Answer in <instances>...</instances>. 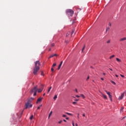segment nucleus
<instances>
[{
  "label": "nucleus",
  "instance_id": "f257e3e1",
  "mask_svg": "<svg viewBox=\"0 0 126 126\" xmlns=\"http://www.w3.org/2000/svg\"><path fill=\"white\" fill-rule=\"evenodd\" d=\"M41 65V63H40V61H37L35 62V67L33 68V73L34 75H37V73L39 71V69H40V66Z\"/></svg>",
  "mask_w": 126,
  "mask_h": 126
},
{
  "label": "nucleus",
  "instance_id": "f03ea898",
  "mask_svg": "<svg viewBox=\"0 0 126 126\" xmlns=\"http://www.w3.org/2000/svg\"><path fill=\"white\" fill-rule=\"evenodd\" d=\"M66 13L67 14V15H68V16H72V15H73V13H74V12H73V10L69 9L66 10Z\"/></svg>",
  "mask_w": 126,
  "mask_h": 126
},
{
  "label": "nucleus",
  "instance_id": "7ed1b4c3",
  "mask_svg": "<svg viewBox=\"0 0 126 126\" xmlns=\"http://www.w3.org/2000/svg\"><path fill=\"white\" fill-rule=\"evenodd\" d=\"M37 86L34 87L31 91V93H33V96H36L37 95Z\"/></svg>",
  "mask_w": 126,
  "mask_h": 126
},
{
  "label": "nucleus",
  "instance_id": "20e7f679",
  "mask_svg": "<svg viewBox=\"0 0 126 126\" xmlns=\"http://www.w3.org/2000/svg\"><path fill=\"white\" fill-rule=\"evenodd\" d=\"M30 103L31 102H30L29 101H27V102L25 104L26 107H25V109H28V108H29V107H30V108H32L33 105L32 104H30Z\"/></svg>",
  "mask_w": 126,
  "mask_h": 126
},
{
  "label": "nucleus",
  "instance_id": "39448f33",
  "mask_svg": "<svg viewBox=\"0 0 126 126\" xmlns=\"http://www.w3.org/2000/svg\"><path fill=\"white\" fill-rule=\"evenodd\" d=\"M126 92H124L118 98V100H122L123 98H124V96H125V94H126Z\"/></svg>",
  "mask_w": 126,
  "mask_h": 126
},
{
  "label": "nucleus",
  "instance_id": "423d86ee",
  "mask_svg": "<svg viewBox=\"0 0 126 126\" xmlns=\"http://www.w3.org/2000/svg\"><path fill=\"white\" fill-rule=\"evenodd\" d=\"M106 93L108 95L109 98H111L112 96V95L111 94V93L110 92H108L107 91H105Z\"/></svg>",
  "mask_w": 126,
  "mask_h": 126
},
{
  "label": "nucleus",
  "instance_id": "0eeeda50",
  "mask_svg": "<svg viewBox=\"0 0 126 126\" xmlns=\"http://www.w3.org/2000/svg\"><path fill=\"white\" fill-rule=\"evenodd\" d=\"M42 99H43V98H42V97H39V98H38L36 101V104H38L39 102H42Z\"/></svg>",
  "mask_w": 126,
  "mask_h": 126
},
{
  "label": "nucleus",
  "instance_id": "6e6552de",
  "mask_svg": "<svg viewBox=\"0 0 126 126\" xmlns=\"http://www.w3.org/2000/svg\"><path fill=\"white\" fill-rule=\"evenodd\" d=\"M101 97L104 98V99H106V100L108 99V97H107V95H106L103 94H101Z\"/></svg>",
  "mask_w": 126,
  "mask_h": 126
},
{
  "label": "nucleus",
  "instance_id": "1a4fd4ad",
  "mask_svg": "<svg viewBox=\"0 0 126 126\" xmlns=\"http://www.w3.org/2000/svg\"><path fill=\"white\" fill-rule=\"evenodd\" d=\"M63 64V61H62L61 63H60V64H59V66H58V70H59V69H61V67H62V65Z\"/></svg>",
  "mask_w": 126,
  "mask_h": 126
},
{
  "label": "nucleus",
  "instance_id": "9d476101",
  "mask_svg": "<svg viewBox=\"0 0 126 126\" xmlns=\"http://www.w3.org/2000/svg\"><path fill=\"white\" fill-rule=\"evenodd\" d=\"M56 56H57V55L56 54H52V55L50 56V57L48 58V59H51V58H53V57H55Z\"/></svg>",
  "mask_w": 126,
  "mask_h": 126
},
{
  "label": "nucleus",
  "instance_id": "9b49d317",
  "mask_svg": "<svg viewBox=\"0 0 126 126\" xmlns=\"http://www.w3.org/2000/svg\"><path fill=\"white\" fill-rule=\"evenodd\" d=\"M126 40V37H123V38H122L120 39V42H122L123 41H125Z\"/></svg>",
  "mask_w": 126,
  "mask_h": 126
},
{
  "label": "nucleus",
  "instance_id": "f8f14e48",
  "mask_svg": "<svg viewBox=\"0 0 126 126\" xmlns=\"http://www.w3.org/2000/svg\"><path fill=\"white\" fill-rule=\"evenodd\" d=\"M34 98L31 97V98H30V99L28 100V101L30 103H31V101H32V100H34Z\"/></svg>",
  "mask_w": 126,
  "mask_h": 126
},
{
  "label": "nucleus",
  "instance_id": "ddd939ff",
  "mask_svg": "<svg viewBox=\"0 0 126 126\" xmlns=\"http://www.w3.org/2000/svg\"><path fill=\"white\" fill-rule=\"evenodd\" d=\"M42 91H43V89H39L37 90V92L38 93H41V92H42Z\"/></svg>",
  "mask_w": 126,
  "mask_h": 126
},
{
  "label": "nucleus",
  "instance_id": "4468645a",
  "mask_svg": "<svg viewBox=\"0 0 126 126\" xmlns=\"http://www.w3.org/2000/svg\"><path fill=\"white\" fill-rule=\"evenodd\" d=\"M52 114H53V111H51L49 115V116H48V119H50V117H51V116H52Z\"/></svg>",
  "mask_w": 126,
  "mask_h": 126
},
{
  "label": "nucleus",
  "instance_id": "2eb2a0df",
  "mask_svg": "<svg viewBox=\"0 0 126 126\" xmlns=\"http://www.w3.org/2000/svg\"><path fill=\"white\" fill-rule=\"evenodd\" d=\"M57 98H58V95L56 94V95H55V96L54 97L53 99H54V100H56V99H57Z\"/></svg>",
  "mask_w": 126,
  "mask_h": 126
},
{
  "label": "nucleus",
  "instance_id": "dca6fc26",
  "mask_svg": "<svg viewBox=\"0 0 126 126\" xmlns=\"http://www.w3.org/2000/svg\"><path fill=\"white\" fill-rule=\"evenodd\" d=\"M33 115H32L31 116V117H30V120L31 121H32V120H33Z\"/></svg>",
  "mask_w": 126,
  "mask_h": 126
},
{
  "label": "nucleus",
  "instance_id": "f3484780",
  "mask_svg": "<svg viewBox=\"0 0 126 126\" xmlns=\"http://www.w3.org/2000/svg\"><path fill=\"white\" fill-rule=\"evenodd\" d=\"M51 89H52V87H50V88H49L48 90V93H49V92H50V91H51Z\"/></svg>",
  "mask_w": 126,
  "mask_h": 126
},
{
  "label": "nucleus",
  "instance_id": "a211bd4d",
  "mask_svg": "<svg viewBox=\"0 0 126 126\" xmlns=\"http://www.w3.org/2000/svg\"><path fill=\"white\" fill-rule=\"evenodd\" d=\"M109 30H110V28L107 27V28H106V32H107V31H109Z\"/></svg>",
  "mask_w": 126,
  "mask_h": 126
},
{
  "label": "nucleus",
  "instance_id": "6ab92c4d",
  "mask_svg": "<svg viewBox=\"0 0 126 126\" xmlns=\"http://www.w3.org/2000/svg\"><path fill=\"white\" fill-rule=\"evenodd\" d=\"M113 58H115V55H112V56H110V59L111 60V59H113Z\"/></svg>",
  "mask_w": 126,
  "mask_h": 126
},
{
  "label": "nucleus",
  "instance_id": "aec40b11",
  "mask_svg": "<svg viewBox=\"0 0 126 126\" xmlns=\"http://www.w3.org/2000/svg\"><path fill=\"white\" fill-rule=\"evenodd\" d=\"M111 83H112V84H114V85H116V83L113 81H111Z\"/></svg>",
  "mask_w": 126,
  "mask_h": 126
},
{
  "label": "nucleus",
  "instance_id": "412c9836",
  "mask_svg": "<svg viewBox=\"0 0 126 126\" xmlns=\"http://www.w3.org/2000/svg\"><path fill=\"white\" fill-rule=\"evenodd\" d=\"M85 45L83 47V48H82V53H83V51H84V50H85Z\"/></svg>",
  "mask_w": 126,
  "mask_h": 126
},
{
  "label": "nucleus",
  "instance_id": "4be33fe9",
  "mask_svg": "<svg viewBox=\"0 0 126 126\" xmlns=\"http://www.w3.org/2000/svg\"><path fill=\"white\" fill-rule=\"evenodd\" d=\"M81 97H82V98H83V99H84V98H85V96H84V95H83V94H81Z\"/></svg>",
  "mask_w": 126,
  "mask_h": 126
},
{
  "label": "nucleus",
  "instance_id": "5701e85b",
  "mask_svg": "<svg viewBox=\"0 0 126 126\" xmlns=\"http://www.w3.org/2000/svg\"><path fill=\"white\" fill-rule=\"evenodd\" d=\"M116 61H117V62H121V60L119 58H116Z\"/></svg>",
  "mask_w": 126,
  "mask_h": 126
},
{
  "label": "nucleus",
  "instance_id": "b1692460",
  "mask_svg": "<svg viewBox=\"0 0 126 126\" xmlns=\"http://www.w3.org/2000/svg\"><path fill=\"white\" fill-rule=\"evenodd\" d=\"M56 65H57V63H54L52 65V67H54V66H56Z\"/></svg>",
  "mask_w": 126,
  "mask_h": 126
},
{
  "label": "nucleus",
  "instance_id": "393cba45",
  "mask_svg": "<svg viewBox=\"0 0 126 126\" xmlns=\"http://www.w3.org/2000/svg\"><path fill=\"white\" fill-rule=\"evenodd\" d=\"M124 107H122V109L120 110V112L122 113V112H123V110H124Z\"/></svg>",
  "mask_w": 126,
  "mask_h": 126
},
{
  "label": "nucleus",
  "instance_id": "a878e982",
  "mask_svg": "<svg viewBox=\"0 0 126 126\" xmlns=\"http://www.w3.org/2000/svg\"><path fill=\"white\" fill-rule=\"evenodd\" d=\"M66 114H67V115H69L70 116H72V114L69 113H66Z\"/></svg>",
  "mask_w": 126,
  "mask_h": 126
},
{
  "label": "nucleus",
  "instance_id": "bb28decb",
  "mask_svg": "<svg viewBox=\"0 0 126 126\" xmlns=\"http://www.w3.org/2000/svg\"><path fill=\"white\" fill-rule=\"evenodd\" d=\"M62 123H63V121L62 120H61V121H59L58 122L59 124H62Z\"/></svg>",
  "mask_w": 126,
  "mask_h": 126
},
{
  "label": "nucleus",
  "instance_id": "cd10ccee",
  "mask_svg": "<svg viewBox=\"0 0 126 126\" xmlns=\"http://www.w3.org/2000/svg\"><path fill=\"white\" fill-rule=\"evenodd\" d=\"M55 46V43H52L51 44V47H54Z\"/></svg>",
  "mask_w": 126,
  "mask_h": 126
},
{
  "label": "nucleus",
  "instance_id": "c85d7f7f",
  "mask_svg": "<svg viewBox=\"0 0 126 126\" xmlns=\"http://www.w3.org/2000/svg\"><path fill=\"white\" fill-rule=\"evenodd\" d=\"M120 76H121V77H125V76L124 75L120 74Z\"/></svg>",
  "mask_w": 126,
  "mask_h": 126
},
{
  "label": "nucleus",
  "instance_id": "c756f323",
  "mask_svg": "<svg viewBox=\"0 0 126 126\" xmlns=\"http://www.w3.org/2000/svg\"><path fill=\"white\" fill-rule=\"evenodd\" d=\"M108 25L109 26H112V24H111V23H109Z\"/></svg>",
  "mask_w": 126,
  "mask_h": 126
},
{
  "label": "nucleus",
  "instance_id": "7c9ffc66",
  "mask_svg": "<svg viewBox=\"0 0 126 126\" xmlns=\"http://www.w3.org/2000/svg\"><path fill=\"white\" fill-rule=\"evenodd\" d=\"M88 79H89V76H88V77L86 79V81H88Z\"/></svg>",
  "mask_w": 126,
  "mask_h": 126
},
{
  "label": "nucleus",
  "instance_id": "2f4dec72",
  "mask_svg": "<svg viewBox=\"0 0 126 126\" xmlns=\"http://www.w3.org/2000/svg\"><path fill=\"white\" fill-rule=\"evenodd\" d=\"M74 32V30H73L72 32H71V35H72V34H73Z\"/></svg>",
  "mask_w": 126,
  "mask_h": 126
},
{
  "label": "nucleus",
  "instance_id": "473e14b6",
  "mask_svg": "<svg viewBox=\"0 0 126 126\" xmlns=\"http://www.w3.org/2000/svg\"><path fill=\"white\" fill-rule=\"evenodd\" d=\"M76 97H77V98H79V97H80V96L78 95H76Z\"/></svg>",
  "mask_w": 126,
  "mask_h": 126
},
{
  "label": "nucleus",
  "instance_id": "72a5a7b5",
  "mask_svg": "<svg viewBox=\"0 0 126 126\" xmlns=\"http://www.w3.org/2000/svg\"><path fill=\"white\" fill-rule=\"evenodd\" d=\"M24 111V110H23L22 112L21 113V116H22V114H23V112Z\"/></svg>",
  "mask_w": 126,
  "mask_h": 126
},
{
  "label": "nucleus",
  "instance_id": "f704fd0d",
  "mask_svg": "<svg viewBox=\"0 0 126 126\" xmlns=\"http://www.w3.org/2000/svg\"><path fill=\"white\" fill-rule=\"evenodd\" d=\"M63 118H65V117H66V115H63Z\"/></svg>",
  "mask_w": 126,
  "mask_h": 126
},
{
  "label": "nucleus",
  "instance_id": "c9c22d12",
  "mask_svg": "<svg viewBox=\"0 0 126 126\" xmlns=\"http://www.w3.org/2000/svg\"><path fill=\"white\" fill-rule=\"evenodd\" d=\"M51 71H54V68L53 67L51 68Z\"/></svg>",
  "mask_w": 126,
  "mask_h": 126
},
{
  "label": "nucleus",
  "instance_id": "e433bc0d",
  "mask_svg": "<svg viewBox=\"0 0 126 126\" xmlns=\"http://www.w3.org/2000/svg\"><path fill=\"white\" fill-rule=\"evenodd\" d=\"M72 104H73V105H75V104H76V102H72Z\"/></svg>",
  "mask_w": 126,
  "mask_h": 126
},
{
  "label": "nucleus",
  "instance_id": "4c0bfd02",
  "mask_svg": "<svg viewBox=\"0 0 126 126\" xmlns=\"http://www.w3.org/2000/svg\"><path fill=\"white\" fill-rule=\"evenodd\" d=\"M41 75H42L43 76H44V73H43V72H41Z\"/></svg>",
  "mask_w": 126,
  "mask_h": 126
},
{
  "label": "nucleus",
  "instance_id": "58836bf2",
  "mask_svg": "<svg viewBox=\"0 0 126 126\" xmlns=\"http://www.w3.org/2000/svg\"><path fill=\"white\" fill-rule=\"evenodd\" d=\"M110 101H113V99L112 98V97L111 98H110Z\"/></svg>",
  "mask_w": 126,
  "mask_h": 126
},
{
  "label": "nucleus",
  "instance_id": "ea45409f",
  "mask_svg": "<svg viewBox=\"0 0 126 126\" xmlns=\"http://www.w3.org/2000/svg\"><path fill=\"white\" fill-rule=\"evenodd\" d=\"M83 117H85V113L83 114Z\"/></svg>",
  "mask_w": 126,
  "mask_h": 126
},
{
  "label": "nucleus",
  "instance_id": "a19ab883",
  "mask_svg": "<svg viewBox=\"0 0 126 126\" xmlns=\"http://www.w3.org/2000/svg\"><path fill=\"white\" fill-rule=\"evenodd\" d=\"M74 101H79V99H76L74 100Z\"/></svg>",
  "mask_w": 126,
  "mask_h": 126
},
{
  "label": "nucleus",
  "instance_id": "79ce46f5",
  "mask_svg": "<svg viewBox=\"0 0 126 126\" xmlns=\"http://www.w3.org/2000/svg\"><path fill=\"white\" fill-rule=\"evenodd\" d=\"M110 40H108V41H107V43H108V44H109V43H110Z\"/></svg>",
  "mask_w": 126,
  "mask_h": 126
},
{
  "label": "nucleus",
  "instance_id": "37998d69",
  "mask_svg": "<svg viewBox=\"0 0 126 126\" xmlns=\"http://www.w3.org/2000/svg\"><path fill=\"white\" fill-rule=\"evenodd\" d=\"M78 119H79V114H78Z\"/></svg>",
  "mask_w": 126,
  "mask_h": 126
},
{
  "label": "nucleus",
  "instance_id": "c03bdc74",
  "mask_svg": "<svg viewBox=\"0 0 126 126\" xmlns=\"http://www.w3.org/2000/svg\"><path fill=\"white\" fill-rule=\"evenodd\" d=\"M115 76H116V77H119V75H115Z\"/></svg>",
  "mask_w": 126,
  "mask_h": 126
},
{
  "label": "nucleus",
  "instance_id": "a18cd8bd",
  "mask_svg": "<svg viewBox=\"0 0 126 126\" xmlns=\"http://www.w3.org/2000/svg\"><path fill=\"white\" fill-rule=\"evenodd\" d=\"M63 122H64L65 123H66V120H63Z\"/></svg>",
  "mask_w": 126,
  "mask_h": 126
},
{
  "label": "nucleus",
  "instance_id": "49530a36",
  "mask_svg": "<svg viewBox=\"0 0 126 126\" xmlns=\"http://www.w3.org/2000/svg\"><path fill=\"white\" fill-rule=\"evenodd\" d=\"M39 109H40V106H38V107H37V110H39Z\"/></svg>",
  "mask_w": 126,
  "mask_h": 126
},
{
  "label": "nucleus",
  "instance_id": "de8ad7c7",
  "mask_svg": "<svg viewBox=\"0 0 126 126\" xmlns=\"http://www.w3.org/2000/svg\"><path fill=\"white\" fill-rule=\"evenodd\" d=\"M72 126H74V123L73 122L72 123Z\"/></svg>",
  "mask_w": 126,
  "mask_h": 126
},
{
  "label": "nucleus",
  "instance_id": "09e8293b",
  "mask_svg": "<svg viewBox=\"0 0 126 126\" xmlns=\"http://www.w3.org/2000/svg\"><path fill=\"white\" fill-rule=\"evenodd\" d=\"M101 80H104V78H101Z\"/></svg>",
  "mask_w": 126,
  "mask_h": 126
},
{
  "label": "nucleus",
  "instance_id": "8fccbe9b",
  "mask_svg": "<svg viewBox=\"0 0 126 126\" xmlns=\"http://www.w3.org/2000/svg\"><path fill=\"white\" fill-rule=\"evenodd\" d=\"M109 69H110V70H111V71H113V69H112L111 68H109Z\"/></svg>",
  "mask_w": 126,
  "mask_h": 126
},
{
  "label": "nucleus",
  "instance_id": "3c124183",
  "mask_svg": "<svg viewBox=\"0 0 126 126\" xmlns=\"http://www.w3.org/2000/svg\"><path fill=\"white\" fill-rule=\"evenodd\" d=\"M103 75H106V73H103Z\"/></svg>",
  "mask_w": 126,
  "mask_h": 126
},
{
  "label": "nucleus",
  "instance_id": "603ef678",
  "mask_svg": "<svg viewBox=\"0 0 126 126\" xmlns=\"http://www.w3.org/2000/svg\"><path fill=\"white\" fill-rule=\"evenodd\" d=\"M45 95H46V94H43V96H45Z\"/></svg>",
  "mask_w": 126,
  "mask_h": 126
},
{
  "label": "nucleus",
  "instance_id": "864d4df0",
  "mask_svg": "<svg viewBox=\"0 0 126 126\" xmlns=\"http://www.w3.org/2000/svg\"><path fill=\"white\" fill-rule=\"evenodd\" d=\"M76 126H78V125H77V124H76Z\"/></svg>",
  "mask_w": 126,
  "mask_h": 126
},
{
  "label": "nucleus",
  "instance_id": "5fc2aeb1",
  "mask_svg": "<svg viewBox=\"0 0 126 126\" xmlns=\"http://www.w3.org/2000/svg\"><path fill=\"white\" fill-rule=\"evenodd\" d=\"M75 90H76V92H77V89H76Z\"/></svg>",
  "mask_w": 126,
  "mask_h": 126
},
{
  "label": "nucleus",
  "instance_id": "6e6d98bb",
  "mask_svg": "<svg viewBox=\"0 0 126 126\" xmlns=\"http://www.w3.org/2000/svg\"><path fill=\"white\" fill-rule=\"evenodd\" d=\"M66 120H68V118H66Z\"/></svg>",
  "mask_w": 126,
  "mask_h": 126
},
{
  "label": "nucleus",
  "instance_id": "4d7b16f0",
  "mask_svg": "<svg viewBox=\"0 0 126 126\" xmlns=\"http://www.w3.org/2000/svg\"><path fill=\"white\" fill-rule=\"evenodd\" d=\"M50 51H51V49H49V52H50Z\"/></svg>",
  "mask_w": 126,
  "mask_h": 126
},
{
  "label": "nucleus",
  "instance_id": "13d9d810",
  "mask_svg": "<svg viewBox=\"0 0 126 126\" xmlns=\"http://www.w3.org/2000/svg\"><path fill=\"white\" fill-rule=\"evenodd\" d=\"M66 36H68V33H67V34H66Z\"/></svg>",
  "mask_w": 126,
  "mask_h": 126
},
{
  "label": "nucleus",
  "instance_id": "bf43d9fd",
  "mask_svg": "<svg viewBox=\"0 0 126 126\" xmlns=\"http://www.w3.org/2000/svg\"><path fill=\"white\" fill-rule=\"evenodd\" d=\"M39 107H42V105H40Z\"/></svg>",
  "mask_w": 126,
  "mask_h": 126
},
{
  "label": "nucleus",
  "instance_id": "052dcab7",
  "mask_svg": "<svg viewBox=\"0 0 126 126\" xmlns=\"http://www.w3.org/2000/svg\"><path fill=\"white\" fill-rule=\"evenodd\" d=\"M17 116H18V113L17 114Z\"/></svg>",
  "mask_w": 126,
  "mask_h": 126
},
{
  "label": "nucleus",
  "instance_id": "680f3d73",
  "mask_svg": "<svg viewBox=\"0 0 126 126\" xmlns=\"http://www.w3.org/2000/svg\"><path fill=\"white\" fill-rule=\"evenodd\" d=\"M125 118H126V117H124L123 119H125Z\"/></svg>",
  "mask_w": 126,
  "mask_h": 126
}]
</instances>
